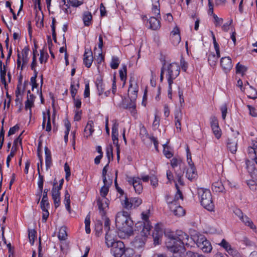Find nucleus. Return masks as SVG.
Segmentation results:
<instances>
[{
	"mask_svg": "<svg viewBox=\"0 0 257 257\" xmlns=\"http://www.w3.org/2000/svg\"><path fill=\"white\" fill-rule=\"evenodd\" d=\"M105 243L108 247H111V252L114 257H121L123 254L125 256L133 254L132 249H125L121 241H115L113 237L108 233L105 234Z\"/></svg>",
	"mask_w": 257,
	"mask_h": 257,
	"instance_id": "nucleus-1",
	"label": "nucleus"
},
{
	"mask_svg": "<svg viewBox=\"0 0 257 257\" xmlns=\"http://www.w3.org/2000/svg\"><path fill=\"white\" fill-rule=\"evenodd\" d=\"M115 224L117 228L122 232L129 233L133 231L134 222L127 212L122 211L116 214Z\"/></svg>",
	"mask_w": 257,
	"mask_h": 257,
	"instance_id": "nucleus-2",
	"label": "nucleus"
},
{
	"mask_svg": "<svg viewBox=\"0 0 257 257\" xmlns=\"http://www.w3.org/2000/svg\"><path fill=\"white\" fill-rule=\"evenodd\" d=\"M162 72L166 73V77L169 84L168 95L169 98H172V84L173 80L179 75L180 67L176 63L164 65L162 67Z\"/></svg>",
	"mask_w": 257,
	"mask_h": 257,
	"instance_id": "nucleus-3",
	"label": "nucleus"
},
{
	"mask_svg": "<svg viewBox=\"0 0 257 257\" xmlns=\"http://www.w3.org/2000/svg\"><path fill=\"white\" fill-rule=\"evenodd\" d=\"M176 187L177 192L175 195L174 199L172 200L171 198L167 197L166 200L170 210L175 215L180 217L183 216L185 214V212L184 209L177 202L179 199H183V195L179 189L177 184H176Z\"/></svg>",
	"mask_w": 257,
	"mask_h": 257,
	"instance_id": "nucleus-4",
	"label": "nucleus"
},
{
	"mask_svg": "<svg viewBox=\"0 0 257 257\" xmlns=\"http://www.w3.org/2000/svg\"><path fill=\"white\" fill-rule=\"evenodd\" d=\"M198 195L201 204L203 207L208 211H213L214 204L210 190L202 188H199L198 189Z\"/></svg>",
	"mask_w": 257,
	"mask_h": 257,
	"instance_id": "nucleus-5",
	"label": "nucleus"
},
{
	"mask_svg": "<svg viewBox=\"0 0 257 257\" xmlns=\"http://www.w3.org/2000/svg\"><path fill=\"white\" fill-rule=\"evenodd\" d=\"M166 245L170 251L174 253L184 250L183 243L178 237H168L166 240Z\"/></svg>",
	"mask_w": 257,
	"mask_h": 257,
	"instance_id": "nucleus-6",
	"label": "nucleus"
},
{
	"mask_svg": "<svg viewBox=\"0 0 257 257\" xmlns=\"http://www.w3.org/2000/svg\"><path fill=\"white\" fill-rule=\"evenodd\" d=\"M194 239L197 246L204 252H210L212 249L210 241L202 234H196Z\"/></svg>",
	"mask_w": 257,
	"mask_h": 257,
	"instance_id": "nucleus-7",
	"label": "nucleus"
},
{
	"mask_svg": "<svg viewBox=\"0 0 257 257\" xmlns=\"http://www.w3.org/2000/svg\"><path fill=\"white\" fill-rule=\"evenodd\" d=\"M151 229V225L150 222L144 224L143 228L140 232L142 237L140 238L139 236H137L134 241V244L136 247H141L144 244L146 237L150 234Z\"/></svg>",
	"mask_w": 257,
	"mask_h": 257,
	"instance_id": "nucleus-8",
	"label": "nucleus"
},
{
	"mask_svg": "<svg viewBox=\"0 0 257 257\" xmlns=\"http://www.w3.org/2000/svg\"><path fill=\"white\" fill-rule=\"evenodd\" d=\"M138 90L139 86L137 81L135 77H131L128 89V95L131 101H135L137 99Z\"/></svg>",
	"mask_w": 257,
	"mask_h": 257,
	"instance_id": "nucleus-9",
	"label": "nucleus"
},
{
	"mask_svg": "<svg viewBox=\"0 0 257 257\" xmlns=\"http://www.w3.org/2000/svg\"><path fill=\"white\" fill-rule=\"evenodd\" d=\"M247 170L252 178V180H249L247 181V185L252 190H255L256 188V180H257V169L254 168V166H247Z\"/></svg>",
	"mask_w": 257,
	"mask_h": 257,
	"instance_id": "nucleus-10",
	"label": "nucleus"
},
{
	"mask_svg": "<svg viewBox=\"0 0 257 257\" xmlns=\"http://www.w3.org/2000/svg\"><path fill=\"white\" fill-rule=\"evenodd\" d=\"M127 181L130 185H132L137 194H141L143 187L141 183V178L138 177H127Z\"/></svg>",
	"mask_w": 257,
	"mask_h": 257,
	"instance_id": "nucleus-11",
	"label": "nucleus"
},
{
	"mask_svg": "<svg viewBox=\"0 0 257 257\" xmlns=\"http://www.w3.org/2000/svg\"><path fill=\"white\" fill-rule=\"evenodd\" d=\"M29 59V50L23 49L21 54H18V67L21 66V69H23V67L28 64Z\"/></svg>",
	"mask_w": 257,
	"mask_h": 257,
	"instance_id": "nucleus-12",
	"label": "nucleus"
},
{
	"mask_svg": "<svg viewBox=\"0 0 257 257\" xmlns=\"http://www.w3.org/2000/svg\"><path fill=\"white\" fill-rule=\"evenodd\" d=\"M57 182H54L52 189V197L55 207L57 208L60 205V187H56Z\"/></svg>",
	"mask_w": 257,
	"mask_h": 257,
	"instance_id": "nucleus-13",
	"label": "nucleus"
},
{
	"mask_svg": "<svg viewBox=\"0 0 257 257\" xmlns=\"http://www.w3.org/2000/svg\"><path fill=\"white\" fill-rule=\"evenodd\" d=\"M99 212L102 215H104L108 209L109 201L106 197L99 198L97 201Z\"/></svg>",
	"mask_w": 257,
	"mask_h": 257,
	"instance_id": "nucleus-14",
	"label": "nucleus"
},
{
	"mask_svg": "<svg viewBox=\"0 0 257 257\" xmlns=\"http://www.w3.org/2000/svg\"><path fill=\"white\" fill-rule=\"evenodd\" d=\"M220 63L222 70L225 72L229 71L233 67L231 59L229 57H222Z\"/></svg>",
	"mask_w": 257,
	"mask_h": 257,
	"instance_id": "nucleus-15",
	"label": "nucleus"
},
{
	"mask_svg": "<svg viewBox=\"0 0 257 257\" xmlns=\"http://www.w3.org/2000/svg\"><path fill=\"white\" fill-rule=\"evenodd\" d=\"M210 124L214 136L216 139H219L221 136V131L219 127L218 120L215 117H211Z\"/></svg>",
	"mask_w": 257,
	"mask_h": 257,
	"instance_id": "nucleus-16",
	"label": "nucleus"
},
{
	"mask_svg": "<svg viewBox=\"0 0 257 257\" xmlns=\"http://www.w3.org/2000/svg\"><path fill=\"white\" fill-rule=\"evenodd\" d=\"M183 118V113L181 109H178L174 112L175 125L176 131L180 132L181 131V120Z\"/></svg>",
	"mask_w": 257,
	"mask_h": 257,
	"instance_id": "nucleus-17",
	"label": "nucleus"
},
{
	"mask_svg": "<svg viewBox=\"0 0 257 257\" xmlns=\"http://www.w3.org/2000/svg\"><path fill=\"white\" fill-rule=\"evenodd\" d=\"M95 85L99 96L103 94H104V96L106 97L110 95V90H107L104 92L105 86L101 79H97L96 81Z\"/></svg>",
	"mask_w": 257,
	"mask_h": 257,
	"instance_id": "nucleus-18",
	"label": "nucleus"
},
{
	"mask_svg": "<svg viewBox=\"0 0 257 257\" xmlns=\"http://www.w3.org/2000/svg\"><path fill=\"white\" fill-rule=\"evenodd\" d=\"M83 62L85 66L87 68H89L92 63L93 61V57L92 52L90 50H85L84 54Z\"/></svg>",
	"mask_w": 257,
	"mask_h": 257,
	"instance_id": "nucleus-19",
	"label": "nucleus"
},
{
	"mask_svg": "<svg viewBox=\"0 0 257 257\" xmlns=\"http://www.w3.org/2000/svg\"><path fill=\"white\" fill-rule=\"evenodd\" d=\"M152 14L154 16L151 17L149 20L150 27L152 30H156L160 28V23L158 19V18L160 17V14L158 16H155L153 13Z\"/></svg>",
	"mask_w": 257,
	"mask_h": 257,
	"instance_id": "nucleus-20",
	"label": "nucleus"
},
{
	"mask_svg": "<svg viewBox=\"0 0 257 257\" xmlns=\"http://www.w3.org/2000/svg\"><path fill=\"white\" fill-rule=\"evenodd\" d=\"M227 147L232 154H235L237 149V139L236 138L228 139Z\"/></svg>",
	"mask_w": 257,
	"mask_h": 257,
	"instance_id": "nucleus-21",
	"label": "nucleus"
},
{
	"mask_svg": "<svg viewBox=\"0 0 257 257\" xmlns=\"http://www.w3.org/2000/svg\"><path fill=\"white\" fill-rule=\"evenodd\" d=\"M186 176L190 181H193L197 178V173L195 166L189 167L187 169Z\"/></svg>",
	"mask_w": 257,
	"mask_h": 257,
	"instance_id": "nucleus-22",
	"label": "nucleus"
},
{
	"mask_svg": "<svg viewBox=\"0 0 257 257\" xmlns=\"http://www.w3.org/2000/svg\"><path fill=\"white\" fill-rule=\"evenodd\" d=\"M94 123L92 120L88 121L84 131V136L86 138L91 136L94 131Z\"/></svg>",
	"mask_w": 257,
	"mask_h": 257,
	"instance_id": "nucleus-23",
	"label": "nucleus"
},
{
	"mask_svg": "<svg viewBox=\"0 0 257 257\" xmlns=\"http://www.w3.org/2000/svg\"><path fill=\"white\" fill-rule=\"evenodd\" d=\"M120 200L123 208L128 210L132 208V200H130L126 195H122V197H120Z\"/></svg>",
	"mask_w": 257,
	"mask_h": 257,
	"instance_id": "nucleus-24",
	"label": "nucleus"
},
{
	"mask_svg": "<svg viewBox=\"0 0 257 257\" xmlns=\"http://www.w3.org/2000/svg\"><path fill=\"white\" fill-rule=\"evenodd\" d=\"M212 190L216 193L223 192L224 190V187L221 181L218 180L214 182L212 185Z\"/></svg>",
	"mask_w": 257,
	"mask_h": 257,
	"instance_id": "nucleus-25",
	"label": "nucleus"
},
{
	"mask_svg": "<svg viewBox=\"0 0 257 257\" xmlns=\"http://www.w3.org/2000/svg\"><path fill=\"white\" fill-rule=\"evenodd\" d=\"M92 16L89 12H84L82 15V20L85 26H89L91 24Z\"/></svg>",
	"mask_w": 257,
	"mask_h": 257,
	"instance_id": "nucleus-26",
	"label": "nucleus"
},
{
	"mask_svg": "<svg viewBox=\"0 0 257 257\" xmlns=\"http://www.w3.org/2000/svg\"><path fill=\"white\" fill-rule=\"evenodd\" d=\"M245 93L248 97L254 99L257 97V91L251 86L245 87Z\"/></svg>",
	"mask_w": 257,
	"mask_h": 257,
	"instance_id": "nucleus-27",
	"label": "nucleus"
},
{
	"mask_svg": "<svg viewBox=\"0 0 257 257\" xmlns=\"http://www.w3.org/2000/svg\"><path fill=\"white\" fill-rule=\"evenodd\" d=\"M240 220L245 225L249 227L250 228L254 230L256 227L254 225L252 220L246 215H244L242 216Z\"/></svg>",
	"mask_w": 257,
	"mask_h": 257,
	"instance_id": "nucleus-28",
	"label": "nucleus"
},
{
	"mask_svg": "<svg viewBox=\"0 0 257 257\" xmlns=\"http://www.w3.org/2000/svg\"><path fill=\"white\" fill-rule=\"evenodd\" d=\"M45 154L46 168L47 170H48L52 165V159L51 152L47 148H45Z\"/></svg>",
	"mask_w": 257,
	"mask_h": 257,
	"instance_id": "nucleus-29",
	"label": "nucleus"
},
{
	"mask_svg": "<svg viewBox=\"0 0 257 257\" xmlns=\"http://www.w3.org/2000/svg\"><path fill=\"white\" fill-rule=\"evenodd\" d=\"M79 87V84L78 81L72 80L71 83V94L73 98H74L77 92V90Z\"/></svg>",
	"mask_w": 257,
	"mask_h": 257,
	"instance_id": "nucleus-30",
	"label": "nucleus"
},
{
	"mask_svg": "<svg viewBox=\"0 0 257 257\" xmlns=\"http://www.w3.org/2000/svg\"><path fill=\"white\" fill-rule=\"evenodd\" d=\"M152 2V13L155 16L160 15V3L159 0H151Z\"/></svg>",
	"mask_w": 257,
	"mask_h": 257,
	"instance_id": "nucleus-31",
	"label": "nucleus"
},
{
	"mask_svg": "<svg viewBox=\"0 0 257 257\" xmlns=\"http://www.w3.org/2000/svg\"><path fill=\"white\" fill-rule=\"evenodd\" d=\"M220 57L218 55H215L214 53H210L208 56V61L209 65L212 66H215L217 63V59Z\"/></svg>",
	"mask_w": 257,
	"mask_h": 257,
	"instance_id": "nucleus-32",
	"label": "nucleus"
},
{
	"mask_svg": "<svg viewBox=\"0 0 257 257\" xmlns=\"http://www.w3.org/2000/svg\"><path fill=\"white\" fill-rule=\"evenodd\" d=\"M39 174V177H38V189L39 190V198L38 202H39V201L40 200L41 194H42V193L43 192V183H44V177H43V176L41 175L40 174V173L39 174Z\"/></svg>",
	"mask_w": 257,
	"mask_h": 257,
	"instance_id": "nucleus-33",
	"label": "nucleus"
},
{
	"mask_svg": "<svg viewBox=\"0 0 257 257\" xmlns=\"http://www.w3.org/2000/svg\"><path fill=\"white\" fill-rule=\"evenodd\" d=\"M66 130L65 131L64 141L67 143L68 141V135L71 127V124L68 119H65L64 121Z\"/></svg>",
	"mask_w": 257,
	"mask_h": 257,
	"instance_id": "nucleus-34",
	"label": "nucleus"
},
{
	"mask_svg": "<svg viewBox=\"0 0 257 257\" xmlns=\"http://www.w3.org/2000/svg\"><path fill=\"white\" fill-rule=\"evenodd\" d=\"M236 73L237 74H240L242 76H243L247 70V68L243 65L240 64L239 63H238L235 67Z\"/></svg>",
	"mask_w": 257,
	"mask_h": 257,
	"instance_id": "nucleus-35",
	"label": "nucleus"
},
{
	"mask_svg": "<svg viewBox=\"0 0 257 257\" xmlns=\"http://www.w3.org/2000/svg\"><path fill=\"white\" fill-rule=\"evenodd\" d=\"M67 236L66 228L65 227H61L59 230L58 237L61 240H65Z\"/></svg>",
	"mask_w": 257,
	"mask_h": 257,
	"instance_id": "nucleus-36",
	"label": "nucleus"
},
{
	"mask_svg": "<svg viewBox=\"0 0 257 257\" xmlns=\"http://www.w3.org/2000/svg\"><path fill=\"white\" fill-rule=\"evenodd\" d=\"M135 101H132L131 104L127 106V109L131 112L132 115L135 118H137V112L136 110V106L134 102Z\"/></svg>",
	"mask_w": 257,
	"mask_h": 257,
	"instance_id": "nucleus-37",
	"label": "nucleus"
},
{
	"mask_svg": "<svg viewBox=\"0 0 257 257\" xmlns=\"http://www.w3.org/2000/svg\"><path fill=\"white\" fill-rule=\"evenodd\" d=\"M70 194L68 193L67 190L65 191V198L64 200V203L65 204L66 208L67 211L69 212H70Z\"/></svg>",
	"mask_w": 257,
	"mask_h": 257,
	"instance_id": "nucleus-38",
	"label": "nucleus"
},
{
	"mask_svg": "<svg viewBox=\"0 0 257 257\" xmlns=\"http://www.w3.org/2000/svg\"><path fill=\"white\" fill-rule=\"evenodd\" d=\"M45 116L47 117L46 131L49 132L51 130L50 112L49 110H47V112L45 113Z\"/></svg>",
	"mask_w": 257,
	"mask_h": 257,
	"instance_id": "nucleus-39",
	"label": "nucleus"
},
{
	"mask_svg": "<svg viewBox=\"0 0 257 257\" xmlns=\"http://www.w3.org/2000/svg\"><path fill=\"white\" fill-rule=\"evenodd\" d=\"M119 73L121 80L124 81V84L126 79V66L125 65H123L119 70Z\"/></svg>",
	"mask_w": 257,
	"mask_h": 257,
	"instance_id": "nucleus-40",
	"label": "nucleus"
},
{
	"mask_svg": "<svg viewBox=\"0 0 257 257\" xmlns=\"http://www.w3.org/2000/svg\"><path fill=\"white\" fill-rule=\"evenodd\" d=\"M163 146V153L167 158H171L173 156V153L171 149L166 144H164Z\"/></svg>",
	"mask_w": 257,
	"mask_h": 257,
	"instance_id": "nucleus-41",
	"label": "nucleus"
},
{
	"mask_svg": "<svg viewBox=\"0 0 257 257\" xmlns=\"http://www.w3.org/2000/svg\"><path fill=\"white\" fill-rule=\"evenodd\" d=\"M120 63V61L118 57H112L110 62V67L113 69L117 68Z\"/></svg>",
	"mask_w": 257,
	"mask_h": 257,
	"instance_id": "nucleus-42",
	"label": "nucleus"
},
{
	"mask_svg": "<svg viewBox=\"0 0 257 257\" xmlns=\"http://www.w3.org/2000/svg\"><path fill=\"white\" fill-rule=\"evenodd\" d=\"M28 236L30 243L33 244L36 237V231L34 229L29 230Z\"/></svg>",
	"mask_w": 257,
	"mask_h": 257,
	"instance_id": "nucleus-43",
	"label": "nucleus"
},
{
	"mask_svg": "<svg viewBox=\"0 0 257 257\" xmlns=\"http://www.w3.org/2000/svg\"><path fill=\"white\" fill-rule=\"evenodd\" d=\"M85 228L86 233H90L91 230L90 228V216L89 214L87 215L85 219Z\"/></svg>",
	"mask_w": 257,
	"mask_h": 257,
	"instance_id": "nucleus-44",
	"label": "nucleus"
},
{
	"mask_svg": "<svg viewBox=\"0 0 257 257\" xmlns=\"http://www.w3.org/2000/svg\"><path fill=\"white\" fill-rule=\"evenodd\" d=\"M218 245L222 247L227 252L232 248L231 245L224 239H223Z\"/></svg>",
	"mask_w": 257,
	"mask_h": 257,
	"instance_id": "nucleus-45",
	"label": "nucleus"
},
{
	"mask_svg": "<svg viewBox=\"0 0 257 257\" xmlns=\"http://www.w3.org/2000/svg\"><path fill=\"white\" fill-rule=\"evenodd\" d=\"M48 57V54L46 52L43 50L40 51V57L39 58V61L41 64L45 63Z\"/></svg>",
	"mask_w": 257,
	"mask_h": 257,
	"instance_id": "nucleus-46",
	"label": "nucleus"
},
{
	"mask_svg": "<svg viewBox=\"0 0 257 257\" xmlns=\"http://www.w3.org/2000/svg\"><path fill=\"white\" fill-rule=\"evenodd\" d=\"M132 200V207L134 208L140 206L142 203V199L138 197H134L131 198Z\"/></svg>",
	"mask_w": 257,
	"mask_h": 257,
	"instance_id": "nucleus-47",
	"label": "nucleus"
},
{
	"mask_svg": "<svg viewBox=\"0 0 257 257\" xmlns=\"http://www.w3.org/2000/svg\"><path fill=\"white\" fill-rule=\"evenodd\" d=\"M186 151L187 153V161L189 167L195 166L192 160L191 154L188 147L186 148Z\"/></svg>",
	"mask_w": 257,
	"mask_h": 257,
	"instance_id": "nucleus-48",
	"label": "nucleus"
},
{
	"mask_svg": "<svg viewBox=\"0 0 257 257\" xmlns=\"http://www.w3.org/2000/svg\"><path fill=\"white\" fill-rule=\"evenodd\" d=\"M150 212L149 210H147L146 211H144L141 214V217L142 220L144 221V224L150 222L149 221V218L150 216Z\"/></svg>",
	"mask_w": 257,
	"mask_h": 257,
	"instance_id": "nucleus-49",
	"label": "nucleus"
},
{
	"mask_svg": "<svg viewBox=\"0 0 257 257\" xmlns=\"http://www.w3.org/2000/svg\"><path fill=\"white\" fill-rule=\"evenodd\" d=\"M55 23H56V20L53 18L52 19V24L51 25V29H52V35L53 37V40L56 42V33L55 31Z\"/></svg>",
	"mask_w": 257,
	"mask_h": 257,
	"instance_id": "nucleus-50",
	"label": "nucleus"
},
{
	"mask_svg": "<svg viewBox=\"0 0 257 257\" xmlns=\"http://www.w3.org/2000/svg\"><path fill=\"white\" fill-rule=\"evenodd\" d=\"M70 5L73 7H78L83 4V0H69Z\"/></svg>",
	"mask_w": 257,
	"mask_h": 257,
	"instance_id": "nucleus-51",
	"label": "nucleus"
},
{
	"mask_svg": "<svg viewBox=\"0 0 257 257\" xmlns=\"http://www.w3.org/2000/svg\"><path fill=\"white\" fill-rule=\"evenodd\" d=\"M171 39L174 45H177L181 41V37L180 35H172Z\"/></svg>",
	"mask_w": 257,
	"mask_h": 257,
	"instance_id": "nucleus-52",
	"label": "nucleus"
},
{
	"mask_svg": "<svg viewBox=\"0 0 257 257\" xmlns=\"http://www.w3.org/2000/svg\"><path fill=\"white\" fill-rule=\"evenodd\" d=\"M62 3V9L66 14H69L71 13V11L69 10V6L66 4V0H61Z\"/></svg>",
	"mask_w": 257,
	"mask_h": 257,
	"instance_id": "nucleus-53",
	"label": "nucleus"
},
{
	"mask_svg": "<svg viewBox=\"0 0 257 257\" xmlns=\"http://www.w3.org/2000/svg\"><path fill=\"white\" fill-rule=\"evenodd\" d=\"M247 151H248V154L249 156V157L251 159L253 160V159H254L255 157H256V156L257 154H256V153H255V150L252 146V145H251V146L249 147L248 148Z\"/></svg>",
	"mask_w": 257,
	"mask_h": 257,
	"instance_id": "nucleus-54",
	"label": "nucleus"
},
{
	"mask_svg": "<svg viewBox=\"0 0 257 257\" xmlns=\"http://www.w3.org/2000/svg\"><path fill=\"white\" fill-rule=\"evenodd\" d=\"M112 132L111 133H118V126L119 123L117 120L113 119L112 121Z\"/></svg>",
	"mask_w": 257,
	"mask_h": 257,
	"instance_id": "nucleus-55",
	"label": "nucleus"
},
{
	"mask_svg": "<svg viewBox=\"0 0 257 257\" xmlns=\"http://www.w3.org/2000/svg\"><path fill=\"white\" fill-rule=\"evenodd\" d=\"M109 190V187L106 186H103L100 191V194L101 195V198L106 197V195L107 194Z\"/></svg>",
	"mask_w": 257,
	"mask_h": 257,
	"instance_id": "nucleus-56",
	"label": "nucleus"
},
{
	"mask_svg": "<svg viewBox=\"0 0 257 257\" xmlns=\"http://www.w3.org/2000/svg\"><path fill=\"white\" fill-rule=\"evenodd\" d=\"M221 115L223 119H225L227 112V107L226 104H223L220 107Z\"/></svg>",
	"mask_w": 257,
	"mask_h": 257,
	"instance_id": "nucleus-57",
	"label": "nucleus"
},
{
	"mask_svg": "<svg viewBox=\"0 0 257 257\" xmlns=\"http://www.w3.org/2000/svg\"><path fill=\"white\" fill-rule=\"evenodd\" d=\"M30 83L32 85V91H34L35 89H36L37 92H39V89L38 88V84L37 83L36 79H35V77H31L30 79Z\"/></svg>",
	"mask_w": 257,
	"mask_h": 257,
	"instance_id": "nucleus-58",
	"label": "nucleus"
},
{
	"mask_svg": "<svg viewBox=\"0 0 257 257\" xmlns=\"http://www.w3.org/2000/svg\"><path fill=\"white\" fill-rule=\"evenodd\" d=\"M40 205L42 210L48 209L49 206L48 199H42L40 203Z\"/></svg>",
	"mask_w": 257,
	"mask_h": 257,
	"instance_id": "nucleus-59",
	"label": "nucleus"
},
{
	"mask_svg": "<svg viewBox=\"0 0 257 257\" xmlns=\"http://www.w3.org/2000/svg\"><path fill=\"white\" fill-rule=\"evenodd\" d=\"M106 155L108 160V163H109L110 159H112V158H113L112 149L111 147H107L106 148Z\"/></svg>",
	"mask_w": 257,
	"mask_h": 257,
	"instance_id": "nucleus-60",
	"label": "nucleus"
},
{
	"mask_svg": "<svg viewBox=\"0 0 257 257\" xmlns=\"http://www.w3.org/2000/svg\"><path fill=\"white\" fill-rule=\"evenodd\" d=\"M227 253L233 257H241L240 253L232 247L227 251Z\"/></svg>",
	"mask_w": 257,
	"mask_h": 257,
	"instance_id": "nucleus-61",
	"label": "nucleus"
},
{
	"mask_svg": "<svg viewBox=\"0 0 257 257\" xmlns=\"http://www.w3.org/2000/svg\"><path fill=\"white\" fill-rule=\"evenodd\" d=\"M33 98L32 99H28V100L26 101L25 103V109H29L30 110V113L31 112V107L33 105Z\"/></svg>",
	"mask_w": 257,
	"mask_h": 257,
	"instance_id": "nucleus-62",
	"label": "nucleus"
},
{
	"mask_svg": "<svg viewBox=\"0 0 257 257\" xmlns=\"http://www.w3.org/2000/svg\"><path fill=\"white\" fill-rule=\"evenodd\" d=\"M214 22L216 26H220L223 23V19L219 18L216 15H213Z\"/></svg>",
	"mask_w": 257,
	"mask_h": 257,
	"instance_id": "nucleus-63",
	"label": "nucleus"
},
{
	"mask_svg": "<svg viewBox=\"0 0 257 257\" xmlns=\"http://www.w3.org/2000/svg\"><path fill=\"white\" fill-rule=\"evenodd\" d=\"M247 107L249 111V114L250 115L253 117L257 116V111L254 107L251 106L250 105H248Z\"/></svg>",
	"mask_w": 257,
	"mask_h": 257,
	"instance_id": "nucleus-64",
	"label": "nucleus"
}]
</instances>
